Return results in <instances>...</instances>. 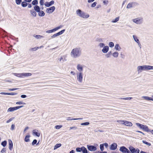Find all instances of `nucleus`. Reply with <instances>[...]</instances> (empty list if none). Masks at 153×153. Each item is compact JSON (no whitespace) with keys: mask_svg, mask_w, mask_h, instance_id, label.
Wrapping results in <instances>:
<instances>
[{"mask_svg":"<svg viewBox=\"0 0 153 153\" xmlns=\"http://www.w3.org/2000/svg\"><path fill=\"white\" fill-rule=\"evenodd\" d=\"M81 54V50L80 48H75L72 50L71 55L72 57L76 58L79 57Z\"/></svg>","mask_w":153,"mask_h":153,"instance_id":"f257e3e1","label":"nucleus"},{"mask_svg":"<svg viewBox=\"0 0 153 153\" xmlns=\"http://www.w3.org/2000/svg\"><path fill=\"white\" fill-rule=\"evenodd\" d=\"M76 13L78 16L83 18H87L89 16L88 14H86L84 12L82 11L80 9L77 10H76Z\"/></svg>","mask_w":153,"mask_h":153,"instance_id":"f03ea898","label":"nucleus"},{"mask_svg":"<svg viewBox=\"0 0 153 153\" xmlns=\"http://www.w3.org/2000/svg\"><path fill=\"white\" fill-rule=\"evenodd\" d=\"M136 124L138 127L143 129L144 131L147 132L150 131V130L149 128L147 126L140 124L139 123H136Z\"/></svg>","mask_w":153,"mask_h":153,"instance_id":"7ed1b4c3","label":"nucleus"},{"mask_svg":"<svg viewBox=\"0 0 153 153\" xmlns=\"http://www.w3.org/2000/svg\"><path fill=\"white\" fill-rule=\"evenodd\" d=\"M119 150L123 153H131L130 151L124 146L120 147Z\"/></svg>","mask_w":153,"mask_h":153,"instance_id":"20e7f679","label":"nucleus"},{"mask_svg":"<svg viewBox=\"0 0 153 153\" xmlns=\"http://www.w3.org/2000/svg\"><path fill=\"white\" fill-rule=\"evenodd\" d=\"M142 18L139 17L133 19V21L137 24H141L143 22Z\"/></svg>","mask_w":153,"mask_h":153,"instance_id":"39448f33","label":"nucleus"},{"mask_svg":"<svg viewBox=\"0 0 153 153\" xmlns=\"http://www.w3.org/2000/svg\"><path fill=\"white\" fill-rule=\"evenodd\" d=\"M77 80L82 82V81L83 75L82 72H79L77 74Z\"/></svg>","mask_w":153,"mask_h":153,"instance_id":"423d86ee","label":"nucleus"},{"mask_svg":"<svg viewBox=\"0 0 153 153\" xmlns=\"http://www.w3.org/2000/svg\"><path fill=\"white\" fill-rule=\"evenodd\" d=\"M62 27V25H60V26L56 27V28L51 30H47L46 31V33H51L54 32H55L59 29L61 28Z\"/></svg>","mask_w":153,"mask_h":153,"instance_id":"0eeeda50","label":"nucleus"},{"mask_svg":"<svg viewBox=\"0 0 153 153\" xmlns=\"http://www.w3.org/2000/svg\"><path fill=\"white\" fill-rule=\"evenodd\" d=\"M137 4L135 2H131L128 3L126 7L127 9H130L132 7H134L136 6Z\"/></svg>","mask_w":153,"mask_h":153,"instance_id":"6e6552de","label":"nucleus"},{"mask_svg":"<svg viewBox=\"0 0 153 153\" xmlns=\"http://www.w3.org/2000/svg\"><path fill=\"white\" fill-rule=\"evenodd\" d=\"M23 107V106H18L15 107H10L9 108L8 110V112H12L13 111L15 110H17L21 108H22Z\"/></svg>","mask_w":153,"mask_h":153,"instance_id":"1a4fd4ad","label":"nucleus"},{"mask_svg":"<svg viewBox=\"0 0 153 153\" xmlns=\"http://www.w3.org/2000/svg\"><path fill=\"white\" fill-rule=\"evenodd\" d=\"M87 147L89 150L91 151H94L97 150L96 146L92 145H87Z\"/></svg>","mask_w":153,"mask_h":153,"instance_id":"9d476101","label":"nucleus"},{"mask_svg":"<svg viewBox=\"0 0 153 153\" xmlns=\"http://www.w3.org/2000/svg\"><path fill=\"white\" fill-rule=\"evenodd\" d=\"M65 31V29H63L62 30L58 32L57 33L53 34V36H51V38H55V37L62 34L64 33Z\"/></svg>","mask_w":153,"mask_h":153,"instance_id":"9b49d317","label":"nucleus"},{"mask_svg":"<svg viewBox=\"0 0 153 153\" xmlns=\"http://www.w3.org/2000/svg\"><path fill=\"white\" fill-rule=\"evenodd\" d=\"M145 66H139L137 67V71L138 73H141L142 71L146 70Z\"/></svg>","mask_w":153,"mask_h":153,"instance_id":"f8f14e48","label":"nucleus"},{"mask_svg":"<svg viewBox=\"0 0 153 153\" xmlns=\"http://www.w3.org/2000/svg\"><path fill=\"white\" fill-rule=\"evenodd\" d=\"M55 9V7L54 6H52L50 8H47L46 10V12L49 13H52Z\"/></svg>","mask_w":153,"mask_h":153,"instance_id":"ddd939ff","label":"nucleus"},{"mask_svg":"<svg viewBox=\"0 0 153 153\" xmlns=\"http://www.w3.org/2000/svg\"><path fill=\"white\" fill-rule=\"evenodd\" d=\"M117 144L114 143L111 145L110 149L111 150H114L117 149Z\"/></svg>","mask_w":153,"mask_h":153,"instance_id":"4468645a","label":"nucleus"},{"mask_svg":"<svg viewBox=\"0 0 153 153\" xmlns=\"http://www.w3.org/2000/svg\"><path fill=\"white\" fill-rule=\"evenodd\" d=\"M54 1H51L50 2H46L45 4V5L46 7H49L54 4Z\"/></svg>","mask_w":153,"mask_h":153,"instance_id":"2eb2a0df","label":"nucleus"},{"mask_svg":"<svg viewBox=\"0 0 153 153\" xmlns=\"http://www.w3.org/2000/svg\"><path fill=\"white\" fill-rule=\"evenodd\" d=\"M109 47L108 46H105L103 47V49L102 50V51L103 53H107L109 50Z\"/></svg>","mask_w":153,"mask_h":153,"instance_id":"dca6fc26","label":"nucleus"},{"mask_svg":"<svg viewBox=\"0 0 153 153\" xmlns=\"http://www.w3.org/2000/svg\"><path fill=\"white\" fill-rule=\"evenodd\" d=\"M76 68L77 70L80 72H81L83 71V67L82 66L79 64H77Z\"/></svg>","mask_w":153,"mask_h":153,"instance_id":"f3484780","label":"nucleus"},{"mask_svg":"<svg viewBox=\"0 0 153 153\" xmlns=\"http://www.w3.org/2000/svg\"><path fill=\"white\" fill-rule=\"evenodd\" d=\"M128 149L131 153H135L136 149L133 147L130 146L128 147Z\"/></svg>","mask_w":153,"mask_h":153,"instance_id":"a211bd4d","label":"nucleus"},{"mask_svg":"<svg viewBox=\"0 0 153 153\" xmlns=\"http://www.w3.org/2000/svg\"><path fill=\"white\" fill-rule=\"evenodd\" d=\"M30 13L31 15L34 17H36V13L33 9L30 10Z\"/></svg>","mask_w":153,"mask_h":153,"instance_id":"6ab92c4d","label":"nucleus"},{"mask_svg":"<svg viewBox=\"0 0 153 153\" xmlns=\"http://www.w3.org/2000/svg\"><path fill=\"white\" fill-rule=\"evenodd\" d=\"M9 148L10 150H11L13 147V144L12 141L10 140H9Z\"/></svg>","mask_w":153,"mask_h":153,"instance_id":"aec40b11","label":"nucleus"},{"mask_svg":"<svg viewBox=\"0 0 153 153\" xmlns=\"http://www.w3.org/2000/svg\"><path fill=\"white\" fill-rule=\"evenodd\" d=\"M33 133L36 136L39 137L40 136V133L38 132V130L36 129L33 130Z\"/></svg>","mask_w":153,"mask_h":153,"instance_id":"412c9836","label":"nucleus"},{"mask_svg":"<svg viewBox=\"0 0 153 153\" xmlns=\"http://www.w3.org/2000/svg\"><path fill=\"white\" fill-rule=\"evenodd\" d=\"M34 10L37 12H39L40 10V8L38 5H36L34 7Z\"/></svg>","mask_w":153,"mask_h":153,"instance_id":"4be33fe9","label":"nucleus"},{"mask_svg":"<svg viewBox=\"0 0 153 153\" xmlns=\"http://www.w3.org/2000/svg\"><path fill=\"white\" fill-rule=\"evenodd\" d=\"M124 125L129 126H132V124L131 122L127 121H125Z\"/></svg>","mask_w":153,"mask_h":153,"instance_id":"5701e85b","label":"nucleus"},{"mask_svg":"<svg viewBox=\"0 0 153 153\" xmlns=\"http://www.w3.org/2000/svg\"><path fill=\"white\" fill-rule=\"evenodd\" d=\"M133 37L134 39V40L138 43V45H140V43L139 40L137 37V36H136L133 35Z\"/></svg>","mask_w":153,"mask_h":153,"instance_id":"b1692460","label":"nucleus"},{"mask_svg":"<svg viewBox=\"0 0 153 153\" xmlns=\"http://www.w3.org/2000/svg\"><path fill=\"white\" fill-rule=\"evenodd\" d=\"M145 69L146 70H153V66L149 65H145Z\"/></svg>","mask_w":153,"mask_h":153,"instance_id":"393cba45","label":"nucleus"},{"mask_svg":"<svg viewBox=\"0 0 153 153\" xmlns=\"http://www.w3.org/2000/svg\"><path fill=\"white\" fill-rule=\"evenodd\" d=\"M114 49L117 51H120V49H121V48L119 46L118 44H117L115 45Z\"/></svg>","mask_w":153,"mask_h":153,"instance_id":"a878e982","label":"nucleus"},{"mask_svg":"<svg viewBox=\"0 0 153 153\" xmlns=\"http://www.w3.org/2000/svg\"><path fill=\"white\" fill-rule=\"evenodd\" d=\"M142 98H143L146 100H150L152 101V97H149L147 96H143L142 97Z\"/></svg>","mask_w":153,"mask_h":153,"instance_id":"bb28decb","label":"nucleus"},{"mask_svg":"<svg viewBox=\"0 0 153 153\" xmlns=\"http://www.w3.org/2000/svg\"><path fill=\"white\" fill-rule=\"evenodd\" d=\"M38 15L39 16L42 17L45 16V13L43 11L40 10L39 12H38Z\"/></svg>","mask_w":153,"mask_h":153,"instance_id":"cd10ccee","label":"nucleus"},{"mask_svg":"<svg viewBox=\"0 0 153 153\" xmlns=\"http://www.w3.org/2000/svg\"><path fill=\"white\" fill-rule=\"evenodd\" d=\"M82 152L83 153H88L87 150L84 146H82Z\"/></svg>","mask_w":153,"mask_h":153,"instance_id":"c85d7f7f","label":"nucleus"},{"mask_svg":"<svg viewBox=\"0 0 153 153\" xmlns=\"http://www.w3.org/2000/svg\"><path fill=\"white\" fill-rule=\"evenodd\" d=\"M119 19H120V17L118 16V17H117L116 18H115V19H113L111 21V22L112 23H116V22H118L119 20Z\"/></svg>","mask_w":153,"mask_h":153,"instance_id":"c756f323","label":"nucleus"},{"mask_svg":"<svg viewBox=\"0 0 153 153\" xmlns=\"http://www.w3.org/2000/svg\"><path fill=\"white\" fill-rule=\"evenodd\" d=\"M30 137V135H27L25 137V141L26 142H28L30 141L29 138Z\"/></svg>","mask_w":153,"mask_h":153,"instance_id":"7c9ffc66","label":"nucleus"},{"mask_svg":"<svg viewBox=\"0 0 153 153\" xmlns=\"http://www.w3.org/2000/svg\"><path fill=\"white\" fill-rule=\"evenodd\" d=\"M31 75V74L30 73H22L23 76H29Z\"/></svg>","mask_w":153,"mask_h":153,"instance_id":"2f4dec72","label":"nucleus"},{"mask_svg":"<svg viewBox=\"0 0 153 153\" xmlns=\"http://www.w3.org/2000/svg\"><path fill=\"white\" fill-rule=\"evenodd\" d=\"M62 145L61 143L56 144L54 146V149L55 150L61 146Z\"/></svg>","mask_w":153,"mask_h":153,"instance_id":"473e14b6","label":"nucleus"},{"mask_svg":"<svg viewBox=\"0 0 153 153\" xmlns=\"http://www.w3.org/2000/svg\"><path fill=\"white\" fill-rule=\"evenodd\" d=\"M27 4H28L25 1H23L22 2V3H21V5L22 6V7H26L27 6Z\"/></svg>","mask_w":153,"mask_h":153,"instance_id":"72a5a7b5","label":"nucleus"},{"mask_svg":"<svg viewBox=\"0 0 153 153\" xmlns=\"http://www.w3.org/2000/svg\"><path fill=\"white\" fill-rule=\"evenodd\" d=\"M82 118H71V117H68L67 118V120H77L79 119H82Z\"/></svg>","mask_w":153,"mask_h":153,"instance_id":"f704fd0d","label":"nucleus"},{"mask_svg":"<svg viewBox=\"0 0 153 153\" xmlns=\"http://www.w3.org/2000/svg\"><path fill=\"white\" fill-rule=\"evenodd\" d=\"M119 53L117 52H114L112 56L114 57L117 58L118 56Z\"/></svg>","mask_w":153,"mask_h":153,"instance_id":"c9c22d12","label":"nucleus"},{"mask_svg":"<svg viewBox=\"0 0 153 153\" xmlns=\"http://www.w3.org/2000/svg\"><path fill=\"white\" fill-rule=\"evenodd\" d=\"M14 75L18 77H22L23 76L22 73H15Z\"/></svg>","mask_w":153,"mask_h":153,"instance_id":"e433bc0d","label":"nucleus"},{"mask_svg":"<svg viewBox=\"0 0 153 153\" xmlns=\"http://www.w3.org/2000/svg\"><path fill=\"white\" fill-rule=\"evenodd\" d=\"M142 142L143 143L149 146H150L151 145V144L150 143L146 142V140H143L142 141Z\"/></svg>","mask_w":153,"mask_h":153,"instance_id":"4c0bfd02","label":"nucleus"},{"mask_svg":"<svg viewBox=\"0 0 153 153\" xmlns=\"http://www.w3.org/2000/svg\"><path fill=\"white\" fill-rule=\"evenodd\" d=\"M7 144V141L6 140H4L1 143V145L3 146V147H5L6 146Z\"/></svg>","mask_w":153,"mask_h":153,"instance_id":"58836bf2","label":"nucleus"},{"mask_svg":"<svg viewBox=\"0 0 153 153\" xmlns=\"http://www.w3.org/2000/svg\"><path fill=\"white\" fill-rule=\"evenodd\" d=\"M110 48H112L114 46V44L113 42H110L108 44Z\"/></svg>","mask_w":153,"mask_h":153,"instance_id":"ea45409f","label":"nucleus"},{"mask_svg":"<svg viewBox=\"0 0 153 153\" xmlns=\"http://www.w3.org/2000/svg\"><path fill=\"white\" fill-rule=\"evenodd\" d=\"M76 151L77 152H81L82 151V147L81 148L77 147L76 149Z\"/></svg>","mask_w":153,"mask_h":153,"instance_id":"a19ab883","label":"nucleus"},{"mask_svg":"<svg viewBox=\"0 0 153 153\" xmlns=\"http://www.w3.org/2000/svg\"><path fill=\"white\" fill-rule=\"evenodd\" d=\"M38 3V2L37 0H34L32 2V4L33 5H36Z\"/></svg>","mask_w":153,"mask_h":153,"instance_id":"79ce46f5","label":"nucleus"},{"mask_svg":"<svg viewBox=\"0 0 153 153\" xmlns=\"http://www.w3.org/2000/svg\"><path fill=\"white\" fill-rule=\"evenodd\" d=\"M100 149L101 151H102L104 150V145H103V144H101L100 145Z\"/></svg>","mask_w":153,"mask_h":153,"instance_id":"37998d69","label":"nucleus"},{"mask_svg":"<svg viewBox=\"0 0 153 153\" xmlns=\"http://www.w3.org/2000/svg\"><path fill=\"white\" fill-rule=\"evenodd\" d=\"M96 41L99 42H103V39L102 38H97L96 39Z\"/></svg>","mask_w":153,"mask_h":153,"instance_id":"c03bdc74","label":"nucleus"},{"mask_svg":"<svg viewBox=\"0 0 153 153\" xmlns=\"http://www.w3.org/2000/svg\"><path fill=\"white\" fill-rule=\"evenodd\" d=\"M16 3V4L18 5L20 4L21 2L22 1V0H15Z\"/></svg>","mask_w":153,"mask_h":153,"instance_id":"a18cd8bd","label":"nucleus"},{"mask_svg":"<svg viewBox=\"0 0 153 153\" xmlns=\"http://www.w3.org/2000/svg\"><path fill=\"white\" fill-rule=\"evenodd\" d=\"M90 123L88 122H86L84 123H82L81 124L82 126H87Z\"/></svg>","mask_w":153,"mask_h":153,"instance_id":"49530a36","label":"nucleus"},{"mask_svg":"<svg viewBox=\"0 0 153 153\" xmlns=\"http://www.w3.org/2000/svg\"><path fill=\"white\" fill-rule=\"evenodd\" d=\"M111 51H110V52H109L108 53L106 54L105 55V56L107 58H109L110 56L111 55Z\"/></svg>","mask_w":153,"mask_h":153,"instance_id":"de8ad7c7","label":"nucleus"},{"mask_svg":"<svg viewBox=\"0 0 153 153\" xmlns=\"http://www.w3.org/2000/svg\"><path fill=\"white\" fill-rule=\"evenodd\" d=\"M77 129V127L76 126H74L72 127H70V130L73 129L74 130H76Z\"/></svg>","mask_w":153,"mask_h":153,"instance_id":"09e8293b","label":"nucleus"},{"mask_svg":"<svg viewBox=\"0 0 153 153\" xmlns=\"http://www.w3.org/2000/svg\"><path fill=\"white\" fill-rule=\"evenodd\" d=\"M98 46L100 47V48H102L105 46V44L103 43H100Z\"/></svg>","mask_w":153,"mask_h":153,"instance_id":"8fccbe9b","label":"nucleus"},{"mask_svg":"<svg viewBox=\"0 0 153 153\" xmlns=\"http://www.w3.org/2000/svg\"><path fill=\"white\" fill-rule=\"evenodd\" d=\"M37 39H40L43 37L42 36L39 35H36L34 36Z\"/></svg>","mask_w":153,"mask_h":153,"instance_id":"3c124183","label":"nucleus"},{"mask_svg":"<svg viewBox=\"0 0 153 153\" xmlns=\"http://www.w3.org/2000/svg\"><path fill=\"white\" fill-rule=\"evenodd\" d=\"M132 98V97H126V98H121V99L124 100H130Z\"/></svg>","mask_w":153,"mask_h":153,"instance_id":"603ef678","label":"nucleus"},{"mask_svg":"<svg viewBox=\"0 0 153 153\" xmlns=\"http://www.w3.org/2000/svg\"><path fill=\"white\" fill-rule=\"evenodd\" d=\"M37 142V140L36 139H34L33 140V141L32 143V144L33 145H34Z\"/></svg>","mask_w":153,"mask_h":153,"instance_id":"864d4df0","label":"nucleus"},{"mask_svg":"<svg viewBox=\"0 0 153 153\" xmlns=\"http://www.w3.org/2000/svg\"><path fill=\"white\" fill-rule=\"evenodd\" d=\"M125 121L122 120H120L117 121V122H119L120 123L122 124H124V123H125Z\"/></svg>","mask_w":153,"mask_h":153,"instance_id":"5fc2aeb1","label":"nucleus"},{"mask_svg":"<svg viewBox=\"0 0 153 153\" xmlns=\"http://www.w3.org/2000/svg\"><path fill=\"white\" fill-rule=\"evenodd\" d=\"M97 3L96 2H94L91 5V7H94L96 5Z\"/></svg>","mask_w":153,"mask_h":153,"instance_id":"6e6d98bb","label":"nucleus"},{"mask_svg":"<svg viewBox=\"0 0 153 153\" xmlns=\"http://www.w3.org/2000/svg\"><path fill=\"white\" fill-rule=\"evenodd\" d=\"M14 118V117H12L10 118L8 120H7L6 122V123H8L11 121H12Z\"/></svg>","mask_w":153,"mask_h":153,"instance_id":"4d7b16f0","label":"nucleus"},{"mask_svg":"<svg viewBox=\"0 0 153 153\" xmlns=\"http://www.w3.org/2000/svg\"><path fill=\"white\" fill-rule=\"evenodd\" d=\"M62 126H59V125H57L55 126V128L56 129H60V128H61L62 127Z\"/></svg>","mask_w":153,"mask_h":153,"instance_id":"13d9d810","label":"nucleus"},{"mask_svg":"<svg viewBox=\"0 0 153 153\" xmlns=\"http://www.w3.org/2000/svg\"><path fill=\"white\" fill-rule=\"evenodd\" d=\"M16 104L18 105H20L21 104H23L24 105H25L26 104L25 103L22 102H17L16 103Z\"/></svg>","mask_w":153,"mask_h":153,"instance_id":"bf43d9fd","label":"nucleus"},{"mask_svg":"<svg viewBox=\"0 0 153 153\" xmlns=\"http://www.w3.org/2000/svg\"><path fill=\"white\" fill-rule=\"evenodd\" d=\"M39 49V48L37 47L32 48L31 49L33 51H35Z\"/></svg>","mask_w":153,"mask_h":153,"instance_id":"052dcab7","label":"nucleus"},{"mask_svg":"<svg viewBox=\"0 0 153 153\" xmlns=\"http://www.w3.org/2000/svg\"><path fill=\"white\" fill-rule=\"evenodd\" d=\"M108 1L107 0H105L103 1V3L104 4L107 5L108 3Z\"/></svg>","mask_w":153,"mask_h":153,"instance_id":"680f3d73","label":"nucleus"},{"mask_svg":"<svg viewBox=\"0 0 153 153\" xmlns=\"http://www.w3.org/2000/svg\"><path fill=\"white\" fill-rule=\"evenodd\" d=\"M19 89L18 88H9V91H13L14 90H17Z\"/></svg>","mask_w":153,"mask_h":153,"instance_id":"e2e57ef3","label":"nucleus"},{"mask_svg":"<svg viewBox=\"0 0 153 153\" xmlns=\"http://www.w3.org/2000/svg\"><path fill=\"white\" fill-rule=\"evenodd\" d=\"M40 4L41 5H43L44 4V0H40L39 2Z\"/></svg>","mask_w":153,"mask_h":153,"instance_id":"0e129e2a","label":"nucleus"},{"mask_svg":"<svg viewBox=\"0 0 153 153\" xmlns=\"http://www.w3.org/2000/svg\"><path fill=\"white\" fill-rule=\"evenodd\" d=\"M15 126L14 124H12L11 126V130H14Z\"/></svg>","mask_w":153,"mask_h":153,"instance_id":"69168bd1","label":"nucleus"},{"mask_svg":"<svg viewBox=\"0 0 153 153\" xmlns=\"http://www.w3.org/2000/svg\"><path fill=\"white\" fill-rule=\"evenodd\" d=\"M102 144H103V145H104V146H105V147L106 148H107L108 147V144L107 143H105Z\"/></svg>","mask_w":153,"mask_h":153,"instance_id":"338daca9","label":"nucleus"},{"mask_svg":"<svg viewBox=\"0 0 153 153\" xmlns=\"http://www.w3.org/2000/svg\"><path fill=\"white\" fill-rule=\"evenodd\" d=\"M139 152L140 150L139 149H135V153H139Z\"/></svg>","mask_w":153,"mask_h":153,"instance_id":"774afa93","label":"nucleus"}]
</instances>
